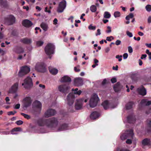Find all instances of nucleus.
Here are the masks:
<instances>
[{
  "instance_id": "25",
  "label": "nucleus",
  "mask_w": 151,
  "mask_h": 151,
  "mask_svg": "<svg viewBox=\"0 0 151 151\" xmlns=\"http://www.w3.org/2000/svg\"><path fill=\"white\" fill-rule=\"evenodd\" d=\"M20 41L24 44H29L31 43L32 40L31 39L27 38H23Z\"/></svg>"
},
{
  "instance_id": "6",
  "label": "nucleus",
  "mask_w": 151,
  "mask_h": 151,
  "mask_svg": "<svg viewBox=\"0 0 151 151\" xmlns=\"http://www.w3.org/2000/svg\"><path fill=\"white\" fill-rule=\"evenodd\" d=\"M4 21L7 25H11L15 23V18L13 15H9L4 18Z\"/></svg>"
},
{
  "instance_id": "19",
  "label": "nucleus",
  "mask_w": 151,
  "mask_h": 151,
  "mask_svg": "<svg viewBox=\"0 0 151 151\" xmlns=\"http://www.w3.org/2000/svg\"><path fill=\"white\" fill-rule=\"evenodd\" d=\"M142 143L144 146H149L151 144V141L150 139L146 138L142 140Z\"/></svg>"
},
{
  "instance_id": "32",
  "label": "nucleus",
  "mask_w": 151,
  "mask_h": 151,
  "mask_svg": "<svg viewBox=\"0 0 151 151\" xmlns=\"http://www.w3.org/2000/svg\"><path fill=\"white\" fill-rule=\"evenodd\" d=\"M132 79L134 81H137L138 80V77L136 74H132L131 76Z\"/></svg>"
},
{
  "instance_id": "63",
  "label": "nucleus",
  "mask_w": 151,
  "mask_h": 151,
  "mask_svg": "<svg viewBox=\"0 0 151 151\" xmlns=\"http://www.w3.org/2000/svg\"><path fill=\"white\" fill-rule=\"evenodd\" d=\"M147 56V55L146 54H142L141 55V59H143L145 58Z\"/></svg>"
},
{
  "instance_id": "26",
  "label": "nucleus",
  "mask_w": 151,
  "mask_h": 151,
  "mask_svg": "<svg viewBox=\"0 0 151 151\" xmlns=\"http://www.w3.org/2000/svg\"><path fill=\"white\" fill-rule=\"evenodd\" d=\"M134 104V103L133 101L129 102L125 105L126 109L128 110L132 109Z\"/></svg>"
},
{
  "instance_id": "2",
  "label": "nucleus",
  "mask_w": 151,
  "mask_h": 151,
  "mask_svg": "<svg viewBox=\"0 0 151 151\" xmlns=\"http://www.w3.org/2000/svg\"><path fill=\"white\" fill-rule=\"evenodd\" d=\"M78 89L72 88V92L69 93L67 97L68 101V104L69 106L72 105L73 103L75 98V94L80 95L82 93L81 90L78 91Z\"/></svg>"
},
{
  "instance_id": "55",
  "label": "nucleus",
  "mask_w": 151,
  "mask_h": 151,
  "mask_svg": "<svg viewBox=\"0 0 151 151\" xmlns=\"http://www.w3.org/2000/svg\"><path fill=\"white\" fill-rule=\"evenodd\" d=\"M71 81L70 78L67 76V83H70Z\"/></svg>"
},
{
  "instance_id": "62",
  "label": "nucleus",
  "mask_w": 151,
  "mask_h": 151,
  "mask_svg": "<svg viewBox=\"0 0 151 151\" xmlns=\"http://www.w3.org/2000/svg\"><path fill=\"white\" fill-rule=\"evenodd\" d=\"M128 56V55L127 53H124L123 55V57L124 59H126Z\"/></svg>"
},
{
  "instance_id": "31",
  "label": "nucleus",
  "mask_w": 151,
  "mask_h": 151,
  "mask_svg": "<svg viewBox=\"0 0 151 151\" xmlns=\"http://www.w3.org/2000/svg\"><path fill=\"white\" fill-rule=\"evenodd\" d=\"M66 128V124H64L60 126L58 129V131H62L65 130Z\"/></svg>"
},
{
  "instance_id": "43",
  "label": "nucleus",
  "mask_w": 151,
  "mask_h": 151,
  "mask_svg": "<svg viewBox=\"0 0 151 151\" xmlns=\"http://www.w3.org/2000/svg\"><path fill=\"white\" fill-rule=\"evenodd\" d=\"M17 113V111H10L8 112L7 113V114L9 115H14L16 113Z\"/></svg>"
},
{
  "instance_id": "60",
  "label": "nucleus",
  "mask_w": 151,
  "mask_h": 151,
  "mask_svg": "<svg viewBox=\"0 0 151 151\" xmlns=\"http://www.w3.org/2000/svg\"><path fill=\"white\" fill-rule=\"evenodd\" d=\"M20 104H18L15 105L14 108L15 109H18L20 108Z\"/></svg>"
},
{
  "instance_id": "11",
  "label": "nucleus",
  "mask_w": 151,
  "mask_h": 151,
  "mask_svg": "<svg viewBox=\"0 0 151 151\" xmlns=\"http://www.w3.org/2000/svg\"><path fill=\"white\" fill-rule=\"evenodd\" d=\"M32 100L30 97L28 96L25 98L23 99V106L27 108L29 106L32 104Z\"/></svg>"
},
{
  "instance_id": "12",
  "label": "nucleus",
  "mask_w": 151,
  "mask_h": 151,
  "mask_svg": "<svg viewBox=\"0 0 151 151\" xmlns=\"http://www.w3.org/2000/svg\"><path fill=\"white\" fill-rule=\"evenodd\" d=\"M84 99L83 98L80 99L76 100L75 104V109L77 110L81 109L82 106Z\"/></svg>"
},
{
  "instance_id": "30",
  "label": "nucleus",
  "mask_w": 151,
  "mask_h": 151,
  "mask_svg": "<svg viewBox=\"0 0 151 151\" xmlns=\"http://www.w3.org/2000/svg\"><path fill=\"white\" fill-rule=\"evenodd\" d=\"M111 17V14L108 12H105L104 14V17L105 18L109 19Z\"/></svg>"
},
{
  "instance_id": "46",
  "label": "nucleus",
  "mask_w": 151,
  "mask_h": 151,
  "mask_svg": "<svg viewBox=\"0 0 151 151\" xmlns=\"http://www.w3.org/2000/svg\"><path fill=\"white\" fill-rule=\"evenodd\" d=\"M61 82H66V76H64L62 78L61 80Z\"/></svg>"
},
{
  "instance_id": "52",
  "label": "nucleus",
  "mask_w": 151,
  "mask_h": 151,
  "mask_svg": "<svg viewBox=\"0 0 151 151\" xmlns=\"http://www.w3.org/2000/svg\"><path fill=\"white\" fill-rule=\"evenodd\" d=\"M107 28L108 29V30L106 31V32L107 33H109L111 32V28L109 26H108L107 27Z\"/></svg>"
},
{
  "instance_id": "5",
  "label": "nucleus",
  "mask_w": 151,
  "mask_h": 151,
  "mask_svg": "<svg viewBox=\"0 0 151 151\" xmlns=\"http://www.w3.org/2000/svg\"><path fill=\"white\" fill-rule=\"evenodd\" d=\"M35 69L37 71L42 73L45 72L47 70L46 65L43 63H37L36 65Z\"/></svg>"
},
{
  "instance_id": "57",
  "label": "nucleus",
  "mask_w": 151,
  "mask_h": 151,
  "mask_svg": "<svg viewBox=\"0 0 151 151\" xmlns=\"http://www.w3.org/2000/svg\"><path fill=\"white\" fill-rule=\"evenodd\" d=\"M121 41L119 40H117L115 42V44L117 45H120L121 43Z\"/></svg>"
},
{
  "instance_id": "24",
  "label": "nucleus",
  "mask_w": 151,
  "mask_h": 151,
  "mask_svg": "<svg viewBox=\"0 0 151 151\" xmlns=\"http://www.w3.org/2000/svg\"><path fill=\"white\" fill-rule=\"evenodd\" d=\"M142 104H145L146 106H149L151 105V100L148 101L147 99H142L140 102Z\"/></svg>"
},
{
  "instance_id": "13",
  "label": "nucleus",
  "mask_w": 151,
  "mask_h": 151,
  "mask_svg": "<svg viewBox=\"0 0 151 151\" xmlns=\"http://www.w3.org/2000/svg\"><path fill=\"white\" fill-rule=\"evenodd\" d=\"M56 113V111L52 109H50L47 110L45 113V117H49L54 115Z\"/></svg>"
},
{
  "instance_id": "21",
  "label": "nucleus",
  "mask_w": 151,
  "mask_h": 151,
  "mask_svg": "<svg viewBox=\"0 0 151 151\" xmlns=\"http://www.w3.org/2000/svg\"><path fill=\"white\" fill-rule=\"evenodd\" d=\"M99 116V113L97 111L93 112L91 114L90 118L92 119H95L98 118Z\"/></svg>"
},
{
  "instance_id": "51",
  "label": "nucleus",
  "mask_w": 151,
  "mask_h": 151,
  "mask_svg": "<svg viewBox=\"0 0 151 151\" xmlns=\"http://www.w3.org/2000/svg\"><path fill=\"white\" fill-rule=\"evenodd\" d=\"M134 15L132 13H130L129 15L127 16V19L128 17H129L130 18H132L134 17Z\"/></svg>"
},
{
  "instance_id": "59",
  "label": "nucleus",
  "mask_w": 151,
  "mask_h": 151,
  "mask_svg": "<svg viewBox=\"0 0 151 151\" xmlns=\"http://www.w3.org/2000/svg\"><path fill=\"white\" fill-rule=\"evenodd\" d=\"M12 35L14 36H17V34L15 31L13 30L12 32Z\"/></svg>"
},
{
  "instance_id": "45",
  "label": "nucleus",
  "mask_w": 151,
  "mask_h": 151,
  "mask_svg": "<svg viewBox=\"0 0 151 151\" xmlns=\"http://www.w3.org/2000/svg\"><path fill=\"white\" fill-rule=\"evenodd\" d=\"M96 28L95 26H93L91 24H90L88 26V29L90 30H95Z\"/></svg>"
},
{
  "instance_id": "48",
  "label": "nucleus",
  "mask_w": 151,
  "mask_h": 151,
  "mask_svg": "<svg viewBox=\"0 0 151 151\" xmlns=\"http://www.w3.org/2000/svg\"><path fill=\"white\" fill-rule=\"evenodd\" d=\"M127 35L129 36V37H132L133 35L132 33L129 32V31H127L126 32Z\"/></svg>"
},
{
  "instance_id": "17",
  "label": "nucleus",
  "mask_w": 151,
  "mask_h": 151,
  "mask_svg": "<svg viewBox=\"0 0 151 151\" xmlns=\"http://www.w3.org/2000/svg\"><path fill=\"white\" fill-rule=\"evenodd\" d=\"M74 84L75 85L80 86L83 84V80L81 78H75L74 80Z\"/></svg>"
},
{
  "instance_id": "64",
  "label": "nucleus",
  "mask_w": 151,
  "mask_h": 151,
  "mask_svg": "<svg viewBox=\"0 0 151 151\" xmlns=\"http://www.w3.org/2000/svg\"><path fill=\"white\" fill-rule=\"evenodd\" d=\"M58 20L56 18H55L53 21V24L55 25H56L57 24Z\"/></svg>"
},
{
  "instance_id": "37",
  "label": "nucleus",
  "mask_w": 151,
  "mask_h": 151,
  "mask_svg": "<svg viewBox=\"0 0 151 151\" xmlns=\"http://www.w3.org/2000/svg\"><path fill=\"white\" fill-rule=\"evenodd\" d=\"M21 115L23 116L24 118L27 119H29L30 118V116L28 114H25L24 113H21Z\"/></svg>"
},
{
  "instance_id": "23",
  "label": "nucleus",
  "mask_w": 151,
  "mask_h": 151,
  "mask_svg": "<svg viewBox=\"0 0 151 151\" xmlns=\"http://www.w3.org/2000/svg\"><path fill=\"white\" fill-rule=\"evenodd\" d=\"M59 91L63 93H65L66 91V85H61L58 87Z\"/></svg>"
},
{
  "instance_id": "35",
  "label": "nucleus",
  "mask_w": 151,
  "mask_h": 151,
  "mask_svg": "<svg viewBox=\"0 0 151 151\" xmlns=\"http://www.w3.org/2000/svg\"><path fill=\"white\" fill-rule=\"evenodd\" d=\"M1 6H2L4 8H7L8 7V4H7V1L6 0H3V3H2Z\"/></svg>"
},
{
  "instance_id": "28",
  "label": "nucleus",
  "mask_w": 151,
  "mask_h": 151,
  "mask_svg": "<svg viewBox=\"0 0 151 151\" xmlns=\"http://www.w3.org/2000/svg\"><path fill=\"white\" fill-rule=\"evenodd\" d=\"M49 69L50 73L52 75H55L58 73V70L57 69L54 68H51L49 67Z\"/></svg>"
},
{
  "instance_id": "22",
  "label": "nucleus",
  "mask_w": 151,
  "mask_h": 151,
  "mask_svg": "<svg viewBox=\"0 0 151 151\" xmlns=\"http://www.w3.org/2000/svg\"><path fill=\"white\" fill-rule=\"evenodd\" d=\"M102 105L104 109L106 110L110 107V103L108 100H106L102 103Z\"/></svg>"
},
{
  "instance_id": "3",
  "label": "nucleus",
  "mask_w": 151,
  "mask_h": 151,
  "mask_svg": "<svg viewBox=\"0 0 151 151\" xmlns=\"http://www.w3.org/2000/svg\"><path fill=\"white\" fill-rule=\"evenodd\" d=\"M55 48L54 45L51 43L48 44L45 48V50L46 53L48 55L54 54V50Z\"/></svg>"
},
{
  "instance_id": "8",
  "label": "nucleus",
  "mask_w": 151,
  "mask_h": 151,
  "mask_svg": "<svg viewBox=\"0 0 151 151\" xmlns=\"http://www.w3.org/2000/svg\"><path fill=\"white\" fill-rule=\"evenodd\" d=\"M24 83H22V85L26 89H29L33 86V83L31 78L29 77H27L24 80Z\"/></svg>"
},
{
  "instance_id": "58",
  "label": "nucleus",
  "mask_w": 151,
  "mask_h": 151,
  "mask_svg": "<svg viewBox=\"0 0 151 151\" xmlns=\"http://www.w3.org/2000/svg\"><path fill=\"white\" fill-rule=\"evenodd\" d=\"M126 142L127 144H132V141L131 139H128L126 140Z\"/></svg>"
},
{
  "instance_id": "53",
  "label": "nucleus",
  "mask_w": 151,
  "mask_h": 151,
  "mask_svg": "<svg viewBox=\"0 0 151 151\" xmlns=\"http://www.w3.org/2000/svg\"><path fill=\"white\" fill-rule=\"evenodd\" d=\"M0 133L2 134L7 135L9 134V132H8L4 131L0 132Z\"/></svg>"
},
{
  "instance_id": "36",
  "label": "nucleus",
  "mask_w": 151,
  "mask_h": 151,
  "mask_svg": "<svg viewBox=\"0 0 151 151\" xmlns=\"http://www.w3.org/2000/svg\"><path fill=\"white\" fill-rule=\"evenodd\" d=\"M120 84V83L119 82H117L116 84H115L114 87V91L117 92L118 91V90H117V88L119 87Z\"/></svg>"
},
{
  "instance_id": "38",
  "label": "nucleus",
  "mask_w": 151,
  "mask_h": 151,
  "mask_svg": "<svg viewBox=\"0 0 151 151\" xmlns=\"http://www.w3.org/2000/svg\"><path fill=\"white\" fill-rule=\"evenodd\" d=\"M90 10L92 12H95L96 10V7L95 5H92L90 7Z\"/></svg>"
},
{
  "instance_id": "34",
  "label": "nucleus",
  "mask_w": 151,
  "mask_h": 151,
  "mask_svg": "<svg viewBox=\"0 0 151 151\" xmlns=\"http://www.w3.org/2000/svg\"><path fill=\"white\" fill-rule=\"evenodd\" d=\"M1 6H2L4 8H7L8 7V4H7V1L6 0H3V3H2Z\"/></svg>"
},
{
  "instance_id": "40",
  "label": "nucleus",
  "mask_w": 151,
  "mask_h": 151,
  "mask_svg": "<svg viewBox=\"0 0 151 151\" xmlns=\"http://www.w3.org/2000/svg\"><path fill=\"white\" fill-rule=\"evenodd\" d=\"M114 17L116 18L119 17L120 16V13L119 12H115L114 13Z\"/></svg>"
},
{
  "instance_id": "1",
  "label": "nucleus",
  "mask_w": 151,
  "mask_h": 151,
  "mask_svg": "<svg viewBox=\"0 0 151 151\" xmlns=\"http://www.w3.org/2000/svg\"><path fill=\"white\" fill-rule=\"evenodd\" d=\"M58 122L57 118L55 117L46 119L41 118L37 121V124L39 126L42 127L45 125L50 128L56 127L58 125Z\"/></svg>"
},
{
  "instance_id": "29",
  "label": "nucleus",
  "mask_w": 151,
  "mask_h": 151,
  "mask_svg": "<svg viewBox=\"0 0 151 151\" xmlns=\"http://www.w3.org/2000/svg\"><path fill=\"white\" fill-rule=\"evenodd\" d=\"M41 27L45 31H46L48 28L47 25L45 23L42 22L40 24Z\"/></svg>"
},
{
  "instance_id": "50",
  "label": "nucleus",
  "mask_w": 151,
  "mask_h": 151,
  "mask_svg": "<svg viewBox=\"0 0 151 151\" xmlns=\"http://www.w3.org/2000/svg\"><path fill=\"white\" fill-rule=\"evenodd\" d=\"M111 82L112 83H116V81H117L116 79L115 78H112L111 79Z\"/></svg>"
},
{
  "instance_id": "49",
  "label": "nucleus",
  "mask_w": 151,
  "mask_h": 151,
  "mask_svg": "<svg viewBox=\"0 0 151 151\" xmlns=\"http://www.w3.org/2000/svg\"><path fill=\"white\" fill-rule=\"evenodd\" d=\"M147 122L148 126L150 127H151V119L150 120H147Z\"/></svg>"
},
{
  "instance_id": "27",
  "label": "nucleus",
  "mask_w": 151,
  "mask_h": 151,
  "mask_svg": "<svg viewBox=\"0 0 151 151\" xmlns=\"http://www.w3.org/2000/svg\"><path fill=\"white\" fill-rule=\"evenodd\" d=\"M22 131V129L20 127H15L11 131V134H16L14 132H21Z\"/></svg>"
},
{
  "instance_id": "9",
  "label": "nucleus",
  "mask_w": 151,
  "mask_h": 151,
  "mask_svg": "<svg viewBox=\"0 0 151 151\" xmlns=\"http://www.w3.org/2000/svg\"><path fill=\"white\" fill-rule=\"evenodd\" d=\"M33 108L34 111L37 113H40L42 109V104L40 102L36 100L33 102Z\"/></svg>"
},
{
  "instance_id": "20",
  "label": "nucleus",
  "mask_w": 151,
  "mask_h": 151,
  "mask_svg": "<svg viewBox=\"0 0 151 151\" xmlns=\"http://www.w3.org/2000/svg\"><path fill=\"white\" fill-rule=\"evenodd\" d=\"M137 90L139 93L140 95L142 96H145L146 95V90L143 86L141 88H138Z\"/></svg>"
},
{
  "instance_id": "44",
  "label": "nucleus",
  "mask_w": 151,
  "mask_h": 151,
  "mask_svg": "<svg viewBox=\"0 0 151 151\" xmlns=\"http://www.w3.org/2000/svg\"><path fill=\"white\" fill-rule=\"evenodd\" d=\"M23 122L20 120L17 121L15 122L16 124L18 125H21L23 124Z\"/></svg>"
},
{
  "instance_id": "33",
  "label": "nucleus",
  "mask_w": 151,
  "mask_h": 151,
  "mask_svg": "<svg viewBox=\"0 0 151 151\" xmlns=\"http://www.w3.org/2000/svg\"><path fill=\"white\" fill-rule=\"evenodd\" d=\"M128 137L127 134L126 133H124L122 134L120 136V138L122 140H124L126 139Z\"/></svg>"
},
{
  "instance_id": "10",
  "label": "nucleus",
  "mask_w": 151,
  "mask_h": 151,
  "mask_svg": "<svg viewBox=\"0 0 151 151\" xmlns=\"http://www.w3.org/2000/svg\"><path fill=\"white\" fill-rule=\"evenodd\" d=\"M66 1L65 0H63L60 3L57 9L58 13L63 12L66 6Z\"/></svg>"
},
{
  "instance_id": "18",
  "label": "nucleus",
  "mask_w": 151,
  "mask_h": 151,
  "mask_svg": "<svg viewBox=\"0 0 151 151\" xmlns=\"http://www.w3.org/2000/svg\"><path fill=\"white\" fill-rule=\"evenodd\" d=\"M127 121L130 124H134L136 121L135 116L133 115H130L127 117Z\"/></svg>"
},
{
  "instance_id": "54",
  "label": "nucleus",
  "mask_w": 151,
  "mask_h": 151,
  "mask_svg": "<svg viewBox=\"0 0 151 151\" xmlns=\"http://www.w3.org/2000/svg\"><path fill=\"white\" fill-rule=\"evenodd\" d=\"M128 51L129 53H131L133 52V49L131 46H129L128 48Z\"/></svg>"
},
{
  "instance_id": "16",
  "label": "nucleus",
  "mask_w": 151,
  "mask_h": 151,
  "mask_svg": "<svg viewBox=\"0 0 151 151\" xmlns=\"http://www.w3.org/2000/svg\"><path fill=\"white\" fill-rule=\"evenodd\" d=\"M13 50L17 53L20 54L24 52V49L21 46H17L15 47Z\"/></svg>"
},
{
  "instance_id": "41",
  "label": "nucleus",
  "mask_w": 151,
  "mask_h": 151,
  "mask_svg": "<svg viewBox=\"0 0 151 151\" xmlns=\"http://www.w3.org/2000/svg\"><path fill=\"white\" fill-rule=\"evenodd\" d=\"M127 134L129 135L132 136L133 134V130L132 129H130L127 131Z\"/></svg>"
},
{
  "instance_id": "15",
  "label": "nucleus",
  "mask_w": 151,
  "mask_h": 151,
  "mask_svg": "<svg viewBox=\"0 0 151 151\" xmlns=\"http://www.w3.org/2000/svg\"><path fill=\"white\" fill-rule=\"evenodd\" d=\"M22 25L25 27L29 28L33 25L32 22L27 19L23 20L22 22Z\"/></svg>"
},
{
  "instance_id": "61",
  "label": "nucleus",
  "mask_w": 151,
  "mask_h": 151,
  "mask_svg": "<svg viewBox=\"0 0 151 151\" xmlns=\"http://www.w3.org/2000/svg\"><path fill=\"white\" fill-rule=\"evenodd\" d=\"M97 33H96V35L98 36V35H100L101 34L100 32V30L99 29H98L97 30Z\"/></svg>"
},
{
  "instance_id": "39",
  "label": "nucleus",
  "mask_w": 151,
  "mask_h": 151,
  "mask_svg": "<svg viewBox=\"0 0 151 151\" xmlns=\"http://www.w3.org/2000/svg\"><path fill=\"white\" fill-rule=\"evenodd\" d=\"M145 8L147 11L150 12L151 11V5H147L145 6Z\"/></svg>"
},
{
  "instance_id": "47",
  "label": "nucleus",
  "mask_w": 151,
  "mask_h": 151,
  "mask_svg": "<svg viewBox=\"0 0 151 151\" xmlns=\"http://www.w3.org/2000/svg\"><path fill=\"white\" fill-rule=\"evenodd\" d=\"M122 55H116V58L119 59V61H121L122 60Z\"/></svg>"
},
{
  "instance_id": "4",
  "label": "nucleus",
  "mask_w": 151,
  "mask_h": 151,
  "mask_svg": "<svg viewBox=\"0 0 151 151\" xmlns=\"http://www.w3.org/2000/svg\"><path fill=\"white\" fill-rule=\"evenodd\" d=\"M99 100V98L97 94L96 93H93L90 100V106L91 108H93L96 106Z\"/></svg>"
},
{
  "instance_id": "7",
  "label": "nucleus",
  "mask_w": 151,
  "mask_h": 151,
  "mask_svg": "<svg viewBox=\"0 0 151 151\" xmlns=\"http://www.w3.org/2000/svg\"><path fill=\"white\" fill-rule=\"evenodd\" d=\"M30 71L29 67L27 65H24L21 67L19 71L18 75L19 76L22 77L28 73Z\"/></svg>"
},
{
  "instance_id": "56",
  "label": "nucleus",
  "mask_w": 151,
  "mask_h": 151,
  "mask_svg": "<svg viewBox=\"0 0 151 151\" xmlns=\"http://www.w3.org/2000/svg\"><path fill=\"white\" fill-rule=\"evenodd\" d=\"M111 38H112V39H113L114 38L112 36H111L109 37H106V40L108 41H111Z\"/></svg>"
},
{
  "instance_id": "14",
  "label": "nucleus",
  "mask_w": 151,
  "mask_h": 151,
  "mask_svg": "<svg viewBox=\"0 0 151 151\" xmlns=\"http://www.w3.org/2000/svg\"><path fill=\"white\" fill-rule=\"evenodd\" d=\"M18 87V83H15L9 90V93H15L17 91Z\"/></svg>"
},
{
  "instance_id": "42",
  "label": "nucleus",
  "mask_w": 151,
  "mask_h": 151,
  "mask_svg": "<svg viewBox=\"0 0 151 151\" xmlns=\"http://www.w3.org/2000/svg\"><path fill=\"white\" fill-rule=\"evenodd\" d=\"M43 42L41 41H39L37 42V45L38 46H42L43 45Z\"/></svg>"
}]
</instances>
